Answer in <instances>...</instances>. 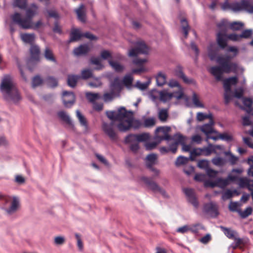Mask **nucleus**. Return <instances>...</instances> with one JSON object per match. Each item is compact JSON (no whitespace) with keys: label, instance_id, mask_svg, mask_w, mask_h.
<instances>
[{"label":"nucleus","instance_id":"45","mask_svg":"<svg viewBox=\"0 0 253 253\" xmlns=\"http://www.w3.org/2000/svg\"><path fill=\"white\" fill-rule=\"evenodd\" d=\"M204 226L201 223H196L189 226V231L193 233H197L200 230L204 229Z\"/></svg>","mask_w":253,"mask_h":253},{"label":"nucleus","instance_id":"3","mask_svg":"<svg viewBox=\"0 0 253 253\" xmlns=\"http://www.w3.org/2000/svg\"><path fill=\"white\" fill-rule=\"evenodd\" d=\"M141 126H142V123L139 120L134 119L133 112L126 110L125 119L118 124L117 127L120 131L126 132L131 127L134 129H137Z\"/></svg>","mask_w":253,"mask_h":253},{"label":"nucleus","instance_id":"60","mask_svg":"<svg viewBox=\"0 0 253 253\" xmlns=\"http://www.w3.org/2000/svg\"><path fill=\"white\" fill-rule=\"evenodd\" d=\"M88 84L92 88H96L100 86L102 83L100 78H96L94 81L88 83Z\"/></svg>","mask_w":253,"mask_h":253},{"label":"nucleus","instance_id":"16","mask_svg":"<svg viewBox=\"0 0 253 253\" xmlns=\"http://www.w3.org/2000/svg\"><path fill=\"white\" fill-rule=\"evenodd\" d=\"M102 129L104 132L112 140H115L117 138V134L113 128V124H108L103 123L102 125Z\"/></svg>","mask_w":253,"mask_h":253},{"label":"nucleus","instance_id":"44","mask_svg":"<svg viewBox=\"0 0 253 253\" xmlns=\"http://www.w3.org/2000/svg\"><path fill=\"white\" fill-rule=\"evenodd\" d=\"M170 140H173L174 142L175 143H177V144H180L181 145L184 142L185 138L182 135H181L179 133H177L175 134L173 136H171Z\"/></svg>","mask_w":253,"mask_h":253},{"label":"nucleus","instance_id":"61","mask_svg":"<svg viewBox=\"0 0 253 253\" xmlns=\"http://www.w3.org/2000/svg\"><path fill=\"white\" fill-rule=\"evenodd\" d=\"M43 80L39 76H35L32 81V85L34 87L39 86L42 83Z\"/></svg>","mask_w":253,"mask_h":253},{"label":"nucleus","instance_id":"32","mask_svg":"<svg viewBox=\"0 0 253 253\" xmlns=\"http://www.w3.org/2000/svg\"><path fill=\"white\" fill-rule=\"evenodd\" d=\"M76 12L77 14L79 20L82 22H85L86 17L84 10V5H81L76 10Z\"/></svg>","mask_w":253,"mask_h":253},{"label":"nucleus","instance_id":"37","mask_svg":"<svg viewBox=\"0 0 253 253\" xmlns=\"http://www.w3.org/2000/svg\"><path fill=\"white\" fill-rule=\"evenodd\" d=\"M212 163L218 167H223L226 163V160L222 157H215L211 160Z\"/></svg>","mask_w":253,"mask_h":253},{"label":"nucleus","instance_id":"27","mask_svg":"<svg viewBox=\"0 0 253 253\" xmlns=\"http://www.w3.org/2000/svg\"><path fill=\"white\" fill-rule=\"evenodd\" d=\"M220 227L225 235L229 239H233L235 236H238V234L235 230L222 226Z\"/></svg>","mask_w":253,"mask_h":253},{"label":"nucleus","instance_id":"64","mask_svg":"<svg viewBox=\"0 0 253 253\" xmlns=\"http://www.w3.org/2000/svg\"><path fill=\"white\" fill-rule=\"evenodd\" d=\"M243 93L244 89L243 87H241L235 90L234 96L237 98L241 99L243 98Z\"/></svg>","mask_w":253,"mask_h":253},{"label":"nucleus","instance_id":"31","mask_svg":"<svg viewBox=\"0 0 253 253\" xmlns=\"http://www.w3.org/2000/svg\"><path fill=\"white\" fill-rule=\"evenodd\" d=\"M133 78L130 74H126L123 78V82L125 86L128 89H131L132 87Z\"/></svg>","mask_w":253,"mask_h":253},{"label":"nucleus","instance_id":"19","mask_svg":"<svg viewBox=\"0 0 253 253\" xmlns=\"http://www.w3.org/2000/svg\"><path fill=\"white\" fill-rule=\"evenodd\" d=\"M123 88L122 84L118 78H115L110 85V91L120 96V92Z\"/></svg>","mask_w":253,"mask_h":253},{"label":"nucleus","instance_id":"41","mask_svg":"<svg viewBox=\"0 0 253 253\" xmlns=\"http://www.w3.org/2000/svg\"><path fill=\"white\" fill-rule=\"evenodd\" d=\"M150 83V79H149L148 81L145 83H141L139 81H137L134 86L141 90H144L148 88Z\"/></svg>","mask_w":253,"mask_h":253},{"label":"nucleus","instance_id":"33","mask_svg":"<svg viewBox=\"0 0 253 253\" xmlns=\"http://www.w3.org/2000/svg\"><path fill=\"white\" fill-rule=\"evenodd\" d=\"M82 37H83V34L81 33L80 30L78 29H74L71 32L69 42L78 41Z\"/></svg>","mask_w":253,"mask_h":253},{"label":"nucleus","instance_id":"29","mask_svg":"<svg viewBox=\"0 0 253 253\" xmlns=\"http://www.w3.org/2000/svg\"><path fill=\"white\" fill-rule=\"evenodd\" d=\"M80 79H81L80 75H69L67 80L68 85L71 87H75Z\"/></svg>","mask_w":253,"mask_h":253},{"label":"nucleus","instance_id":"40","mask_svg":"<svg viewBox=\"0 0 253 253\" xmlns=\"http://www.w3.org/2000/svg\"><path fill=\"white\" fill-rule=\"evenodd\" d=\"M44 56L45 58L49 62H56L55 58L54 56L53 52L51 49L46 47L45 49Z\"/></svg>","mask_w":253,"mask_h":253},{"label":"nucleus","instance_id":"36","mask_svg":"<svg viewBox=\"0 0 253 253\" xmlns=\"http://www.w3.org/2000/svg\"><path fill=\"white\" fill-rule=\"evenodd\" d=\"M117 97L118 96H117L115 93L110 91L105 93L103 96L101 97V98H102L105 102L108 103L112 101Z\"/></svg>","mask_w":253,"mask_h":253},{"label":"nucleus","instance_id":"10","mask_svg":"<svg viewBox=\"0 0 253 253\" xmlns=\"http://www.w3.org/2000/svg\"><path fill=\"white\" fill-rule=\"evenodd\" d=\"M157 159L156 154L154 153L150 154L146 158L145 164L148 169L153 171L155 175L158 176L159 174V170L153 168V166L156 164Z\"/></svg>","mask_w":253,"mask_h":253},{"label":"nucleus","instance_id":"58","mask_svg":"<svg viewBox=\"0 0 253 253\" xmlns=\"http://www.w3.org/2000/svg\"><path fill=\"white\" fill-rule=\"evenodd\" d=\"M13 5L21 9L25 8L26 6V0H15Z\"/></svg>","mask_w":253,"mask_h":253},{"label":"nucleus","instance_id":"42","mask_svg":"<svg viewBox=\"0 0 253 253\" xmlns=\"http://www.w3.org/2000/svg\"><path fill=\"white\" fill-rule=\"evenodd\" d=\"M157 84L162 86L166 83V77L162 72H159L156 77Z\"/></svg>","mask_w":253,"mask_h":253},{"label":"nucleus","instance_id":"49","mask_svg":"<svg viewBox=\"0 0 253 253\" xmlns=\"http://www.w3.org/2000/svg\"><path fill=\"white\" fill-rule=\"evenodd\" d=\"M215 180L217 185V187H219L221 188H224L229 184L228 179H226V178H217L215 179Z\"/></svg>","mask_w":253,"mask_h":253},{"label":"nucleus","instance_id":"59","mask_svg":"<svg viewBox=\"0 0 253 253\" xmlns=\"http://www.w3.org/2000/svg\"><path fill=\"white\" fill-rule=\"evenodd\" d=\"M219 138L222 140L226 142H231L233 140L232 136L226 133H219Z\"/></svg>","mask_w":253,"mask_h":253},{"label":"nucleus","instance_id":"57","mask_svg":"<svg viewBox=\"0 0 253 253\" xmlns=\"http://www.w3.org/2000/svg\"><path fill=\"white\" fill-rule=\"evenodd\" d=\"M233 96L232 95V90L230 91H224V103L225 105H228V103L231 101L232 99Z\"/></svg>","mask_w":253,"mask_h":253},{"label":"nucleus","instance_id":"56","mask_svg":"<svg viewBox=\"0 0 253 253\" xmlns=\"http://www.w3.org/2000/svg\"><path fill=\"white\" fill-rule=\"evenodd\" d=\"M92 76V71L90 69H84L81 72V78L86 80Z\"/></svg>","mask_w":253,"mask_h":253},{"label":"nucleus","instance_id":"47","mask_svg":"<svg viewBox=\"0 0 253 253\" xmlns=\"http://www.w3.org/2000/svg\"><path fill=\"white\" fill-rule=\"evenodd\" d=\"M181 24L183 32L185 35V38H186L190 28L188 22L185 19H182L181 20Z\"/></svg>","mask_w":253,"mask_h":253},{"label":"nucleus","instance_id":"9","mask_svg":"<svg viewBox=\"0 0 253 253\" xmlns=\"http://www.w3.org/2000/svg\"><path fill=\"white\" fill-rule=\"evenodd\" d=\"M107 117L112 121H118L120 122H123L125 119V114H126V109L124 107H120L117 111H107L106 112Z\"/></svg>","mask_w":253,"mask_h":253},{"label":"nucleus","instance_id":"4","mask_svg":"<svg viewBox=\"0 0 253 253\" xmlns=\"http://www.w3.org/2000/svg\"><path fill=\"white\" fill-rule=\"evenodd\" d=\"M251 0H243L241 2L229 3L227 1L221 4L224 10H231L236 12L242 10H247L250 13H253V5L251 4Z\"/></svg>","mask_w":253,"mask_h":253},{"label":"nucleus","instance_id":"50","mask_svg":"<svg viewBox=\"0 0 253 253\" xmlns=\"http://www.w3.org/2000/svg\"><path fill=\"white\" fill-rule=\"evenodd\" d=\"M136 134H129L127 135L124 140V142L126 144L128 143H133L137 142V139H136Z\"/></svg>","mask_w":253,"mask_h":253},{"label":"nucleus","instance_id":"52","mask_svg":"<svg viewBox=\"0 0 253 253\" xmlns=\"http://www.w3.org/2000/svg\"><path fill=\"white\" fill-rule=\"evenodd\" d=\"M47 85L50 87H54L58 85L57 80L52 77H48L46 80Z\"/></svg>","mask_w":253,"mask_h":253},{"label":"nucleus","instance_id":"15","mask_svg":"<svg viewBox=\"0 0 253 253\" xmlns=\"http://www.w3.org/2000/svg\"><path fill=\"white\" fill-rule=\"evenodd\" d=\"M143 181L148 186V187L153 191H159L164 197L167 196L165 191L161 188L158 184L148 177H144L142 178Z\"/></svg>","mask_w":253,"mask_h":253},{"label":"nucleus","instance_id":"43","mask_svg":"<svg viewBox=\"0 0 253 253\" xmlns=\"http://www.w3.org/2000/svg\"><path fill=\"white\" fill-rule=\"evenodd\" d=\"M155 141L147 142L146 143L145 147L147 150H151L154 149L157 145L162 141L159 138H157V136H155Z\"/></svg>","mask_w":253,"mask_h":253},{"label":"nucleus","instance_id":"8","mask_svg":"<svg viewBox=\"0 0 253 253\" xmlns=\"http://www.w3.org/2000/svg\"><path fill=\"white\" fill-rule=\"evenodd\" d=\"M135 48H131L128 51V55L130 57H136L138 54H147L149 48L144 42L142 41L137 42L135 44Z\"/></svg>","mask_w":253,"mask_h":253},{"label":"nucleus","instance_id":"21","mask_svg":"<svg viewBox=\"0 0 253 253\" xmlns=\"http://www.w3.org/2000/svg\"><path fill=\"white\" fill-rule=\"evenodd\" d=\"M174 74L177 77L181 79L186 84H191L194 82L193 79H189L185 75L183 72L182 68L180 66H178L176 68L174 71Z\"/></svg>","mask_w":253,"mask_h":253},{"label":"nucleus","instance_id":"13","mask_svg":"<svg viewBox=\"0 0 253 253\" xmlns=\"http://www.w3.org/2000/svg\"><path fill=\"white\" fill-rule=\"evenodd\" d=\"M63 103L65 107H71L75 102V95L72 91H63L62 93Z\"/></svg>","mask_w":253,"mask_h":253},{"label":"nucleus","instance_id":"35","mask_svg":"<svg viewBox=\"0 0 253 253\" xmlns=\"http://www.w3.org/2000/svg\"><path fill=\"white\" fill-rule=\"evenodd\" d=\"M156 124V119L154 117H149L144 119L142 126L146 128H150Z\"/></svg>","mask_w":253,"mask_h":253},{"label":"nucleus","instance_id":"20","mask_svg":"<svg viewBox=\"0 0 253 253\" xmlns=\"http://www.w3.org/2000/svg\"><path fill=\"white\" fill-rule=\"evenodd\" d=\"M170 127L168 126L158 127L156 129V132L161 131L164 135L163 136L156 135L157 136V138H159L161 141L164 140L170 141L171 136L169 134V132L170 131Z\"/></svg>","mask_w":253,"mask_h":253},{"label":"nucleus","instance_id":"63","mask_svg":"<svg viewBox=\"0 0 253 253\" xmlns=\"http://www.w3.org/2000/svg\"><path fill=\"white\" fill-rule=\"evenodd\" d=\"M170 93L172 94V98L174 97L177 99H180L184 96V93L181 88H179L178 91H174Z\"/></svg>","mask_w":253,"mask_h":253},{"label":"nucleus","instance_id":"6","mask_svg":"<svg viewBox=\"0 0 253 253\" xmlns=\"http://www.w3.org/2000/svg\"><path fill=\"white\" fill-rule=\"evenodd\" d=\"M238 64H218V66L212 67L209 72L214 77L217 81L222 80V75L224 73L234 72V69Z\"/></svg>","mask_w":253,"mask_h":253},{"label":"nucleus","instance_id":"38","mask_svg":"<svg viewBox=\"0 0 253 253\" xmlns=\"http://www.w3.org/2000/svg\"><path fill=\"white\" fill-rule=\"evenodd\" d=\"M21 38L24 42L31 44L34 41L35 35L34 34H22Z\"/></svg>","mask_w":253,"mask_h":253},{"label":"nucleus","instance_id":"46","mask_svg":"<svg viewBox=\"0 0 253 253\" xmlns=\"http://www.w3.org/2000/svg\"><path fill=\"white\" fill-rule=\"evenodd\" d=\"M203 148H199L194 149L191 152V155H190V160L193 161L196 156L203 154Z\"/></svg>","mask_w":253,"mask_h":253},{"label":"nucleus","instance_id":"28","mask_svg":"<svg viewBox=\"0 0 253 253\" xmlns=\"http://www.w3.org/2000/svg\"><path fill=\"white\" fill-rule=\"evenodd\" d=\"M18 68L20 71L21 76L25 81H27L26 77L25 76L23 69L24 68H27L28 69L30 72H32L33 70L34 65L35 64H18Z\"/></svg>","mask_w":253,"mask_h":253},{"label":"nucleus","instance_id":"14","mask_svg":"<svg viewBox=\"0 0 253 253\" xmlns=\"http://www.w3.org/2000/svg\"><path fill=\"white\" fill-rule=\"evenodd\" d=\"M183 191L185 194L188 202L191 203L195 208L197 209L199 207V202L194 190L191 188H184L183 189Z\"/></svg>","mask_w":253,"mask_h":253},{"label":"nucleus","instance_id":"2","mask_svg":"<svg viewBox=\"0 0 253 253\" xmlns=\"http://www.w3.org/2000/svg\"><path fill=\"white\" fill-rule=\"evenodd\" d=\"M0 89L4 98L7 101L17 103L21 99L20 93L9 75L3 76L0 85Z\"/></svg>","mask_w":253,"mask_h":253},{"label":"nucleus","instance_id":"39","mask_svg":"<svg viewBox=\"0 0 253 253\" xmlns=\"http://www.w3.org/2000/svg\"><path fill=\"white\" fill-rule=\"evenodd\" d=\"M85 96L87 100L92 104L95 102L96 100L101 98V96L98 93H92L87 92L85 93Z\"/></svg>","mask_w":253,"mask_h":253},{"label":"nucleus","instance_id":"55","mask_svg":"<svg viewBox=\"0 0 253 253\" xmlns=\"http://www.w3.org/2000/svg\"><path fill=\"white\" fill-rule=\"evenodd\" d=\"M192 99L193 104L196 107L199 108L204 107V105L200 102L195 92H193Z\"/></svg>","mask_w":253,"mask_h":253},{"label":"nucleus","instance_id":"25","mask_svg":"<svg viewBox=\"0 0 253 253\" xmlns=\"http://www.w3.org/2000/svg\"><path fill=\"white\" fill-rule=\"evenodd\" d=\"M155 92L159 95L160 100L163 102H166L172 98V94L169 93L166 90L156 91Z\"/></svg>","mask_w":253,"mask_h":253},{"label":"nucleus","instance_id":"18","mask_svg":"<svg viewBox=\"0 0 253 253\" xmlns=\"http://www.w3.org/2000/svg\"><path fill=\"white\" fill-rule=\"evenodd\" d=\"M20 205L19 199L16 197H13L8 208H4L3 209L9 215L15 213L18 210Z\"/></svg>","mask_w":253,"mask_h":253},{"label":"nucleus","instance_id":"54","mask_svg":"<svg viewBox=\"0 0 253 253\" xmlns=\"http://www.w3.org/2000/svg\"><path fill=\"white\" fill-rule=\"evenodd\" d=\"M190 159V157L187 158L184 156H179L176 161H175V165L180 166L181 165H183L186 164L188 161Z\"/></svg>","mask_w":253,"mask_h":253},{"label":"nucleus","instance_id":"26","mask_svg":"<svg viewBox=\"0 0 253 253\" xmlns=\"http://www.w3.org/2000/svg\"><path fill=\"white\" fill-rule=\"evenodd\" d=\"M31 58L35 60L38 61L40 56V47L36 45H32L30 48Z\"/></svg>","mask_w":253,"mask_h":253},{"label":"nucleus","instance_id":"23","mask_svg":"<svg viewBox=\"0 0 253 253\" xmlns=\"http://www.w3.org/2000/svg\"><path fill=\"white\" fill-rule=\"evenodd\" d=\"M238 82V78L237 77H230L226 79L223 81V87L224 91H230L231 90V85H235Z\"/></svg>","mask_w":253,"mask_h":253},{"label":"nucleus","instance_id":"48","mask_svg":"<svg viewBox=\"0 0 253 253\" xmlns=\"http://www.w3.org/2000/svg\"><path fill=\"white\" fill-rule=\"evenodd\" d=\"M227 27L229 26L230 28L233 30H239L241 29L243 26V24L241 22H234L228 23L227 22Z\"/></svg>","mask_w":253,"mask_h":253},{"label":"nucleus","instance_id":"22","mask_svg":"<svg viewBox=\"0 0 253 253\" xmlns=\"http://www.w3.org/2000/svg\"><path fill=\"white\" fill-rule=\"evenodd\" d=\"M136 66L131 70L132 74L141 75L148 72L151 68L147 64H136Z\"/></svg>","mask_w":253,"mask_h":253},{"label":"nucleus","instance_id":"7","mask_svg":"<svg viewBox=\"0 0 253 253\" xmlns=\"http://www.w3.org/2000/svg\"><path fill=\"white\" fill-rule=\"evenodd\" d=\"M227 25V21L224 19L217 24V27L220 30L217 34V42L219 46L222 48H224L227 45V37L226 31Z\"/></svg>","mask_w":253,"mask_h":253},{"label":"nucleus","instance_id":"62","mask_svg":"<svg viewBox=\"0 0 253 253\" xmlns=\"http://www.w3.org/2000/svg\"><path fill=\"white\" fill-rule=\"evenodd\" d=\"M213 146L211 144L209 143L208 147H204L203 149V155L208 156L211 155L212 152L213 151L212 149Z\"/></svg>","mask_w":253,"mask_h":253},{"label":"nucleus","instance_id":"34","mask_svg":"<svg viewBox=\"0 0 253 253\" xmlns=\"http://www.w3.org/2000/svg\"><path fill=\"white\" fill-rule=\"evenodd\" d=\"M58 116L63 121L66 122L69 125H73L72 121L69 116L64 111H61L58 112Z\"/></svg>","mask_w":253,"mask_h":253},{"label":"nucleus","instance_id":"12","mask_svg":"<svg viewBox=\"0 0 253 253\" xmlns=\"http://www.w3.org/2000/svg\"><path fill=\"white\" fill-rule=\"evenodd\" d=\"M203 211L213 218L217 217L219 214L217 206L212 202L205 204L204 206Z\"/></svg>","mask_w":253,"mask_h":253},{"label":"nucleus","instance_id":"17","mask_svg":"<svg viewBox=\"0 0 253 253\" xmlns=\"http://www.w3.org/2000/svg\"><path fill=\"white\" fill-rule=\"evenodd\" d=\"M214 125V121L213 119H211L209 122L200 126V130L204 133L206 136L211 133H217V131L215 130L213 126Z\"/></svg>","mask_w":253,"mask_h":253},{"label":"nucleus","instance_id":"11","mask_svg":"<svg viewBox=\"0 0 253 253\" xmlns=\"http://www.w3.org/2000/svg\"><path fill=\"white\" fill-rule=\"evenodd\" d=\"M100 56L102 59L109 60L108 63H116L113 61L115 58H117L118 61H123L124 59V57L120 54L113 55L111 52L107 50H102L100 52Z\"/></svg>","mask_w":253,"mask_h":253},{"label":"nucleus","instance_id":"53","mask_svg":"<svg viewBox=\"0 0 253 253\" xmlns=\"http://www.w3.org/2000/svg\"><path fill=\"white\" fill-rule=\"evenodd\" d=\"M136 139L137 142H145L150 138V135L148 133H143L139 134H136Z\"/></svg>","mask_w":253,"mask_h":253},{"label":"nucleus","instance_id":"30","mask_svg":"<svg viewBox=\"0 0 253 253\" xmlns=\"http://www.w3.org/2000/svg\"><path fill=\"white\" fill-rule=\"evenodd\" d=\"M77 117L79 121L80 125L84 127V130L87 131L88 126L87 122L84 115H83L79 110L76 111Z\"/></svg>","mask_w":253,"mask_h":253},{"label":"nucleus","instance_id":"1","mask_svg":"<svg viewBox=\"0 0 253 253\" xmlns=\"http://www.w3.org/2000/svg\"><path fill=\"white\" fill-rule=\"evenodd\" d=\"M38 6L35 4H32L26 11V16H22L19 13H15L11 15L12 21L17 24L20 28L24 29H36L42 25V22L38 21L35 24L32 21V18L37 12Z\"/></svg>","mask_w":253,"mask_h":253},{"label":"nucleus","instance_id":"24","mask_svg":"<svg viewBox=\"0 0 253 253\" xmlns=\"http://www.w3.org/2000/svg\"><path fill=\"white\" fill-rule=\"evenodd\" d=\"M90 50V47L86 44H84L76 47L74 49L75 55L79 56L86 54Z\"/></svg>","mask_w":253,"mask_h":253},{"label":"nucleus","instance_id":"5","mask_svg":"<svg viewBox=\"0 0 253 253\" xmlns=\"http://www.w3.org/2000/svg\"><path fill=\"white\" fill-rule=\"evenodd\" d=\"M208 56L212 61H216V63H229L233 57L228 53L224 55L218 54V49L215 43H211L208 48Z\"/></svg>","mask_w":253,"mask_h":253},{"label":"nucleus","instance_id":"51","mask_svg":"<svg viewBox=\"0 0 253 253\" xmlns=\"http://www.w3.org/2000/svg\"><path fill=\"white\" fill-rule=\"evenodd\" d=\"M158 117L162 122L166 121L168 117L167 110L166 109H161L158 113Z\"/></svg>","mask_w":253,"mask_h":253}]
</instances>
